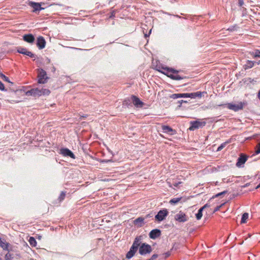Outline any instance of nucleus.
<instances>
[{"label": "nucleus", "instance_id": "nucleus-1", "mask_svg": "<svg viewBox=\"0 0 260 260\" xmlns=\"http://www.w3.org/2000/svg\"><path fill=\"white\" fill-rule=\"evenodd\" d=\"M162 69L164 71L160 72L173 80H179L183 79L182 77L177 74L178 71L177 70L167 67L162 68Z\"/></svg>", "mask_w": 260, "mask_h": 260}, {"label": "nucleus", "instance_id": "nucleus-2", "mask_svg": "<svg viewBox=\"0 0 260 260\" xmlns=\"http://www.w3.org/2000/svg\"><path fill=\"white\" fill-rule=\"evenodd\" d=\"M152 248L150 245L148 244H146L145 243H143L140 247L139 248V253L141 255L146 254L147 253H149L151 252Z\"/></svg>", "mask_w": 260, "mask_h": 260}, {"label": "nucleus", "instance_id": "nucleus-3", "mask_svg": "<svg viewBox=\"0 0 260 260\" xmlns=\"http://www.w3.org/2000/svg\"><path fill=\"white\" fill-rule=\"evenodd\" d=\"M38 83L40 84H44L46 82L47 77L46 76V72L43 69L39 70L38 73Z\"/></svg>", "mask_w": 260, "mask_h": 260}, {"label": "nucleus", "instance_id": "nucleus-4", "mask_svg": "<svg viewBox=\"0 0 260 260\" xmlns=\"http://www.w3.org/2000/svg\"><path fill=\"white\" fill-rule=\"evenodd\" d=\"M244 105V103L239 102L237 104H228L227 105V107L229 109L234 110L235 111H237L239 110H241L243 108V106Z\"/></svg>", "mask_w": 260, "mask_h": 260}, {"label": "nucleus", "instance_id": "nucleus-5", "mask_svg": "<svg viewBox=\"0 0 260 260\" xmlns=\"http://www.w3.org/2000/svg\"><path fill=\"white\" fill-rule=\"evenodd\" d=\"M168 214V211L167 209H163L160 210L157 215L155 216V219L158 221H161L165 219L166 217Z\"/></svg>", "mask_w": 260, "mask_h": 260}, {"label": "nucleus", "instance_id": "nucleus-6", "mask_svg": "<svg viewBox=\"0 0 260 260\" xmlns=\"http://www.w3.org/2000/svg\"><path fill=\"white\" fill-rule=\"evenodd\" d=\"M190 123L191 126L189 127V129L190 131H193L195 129L199 128V127H203L206 124L205 122L199 121H191Z\"/></svg>", "mask_w": 260, "mask_h": 260}, {"label": "nucleus", "instance_id": "nucleus-7", "mask_svg": "<svg viewBox=\"0 0 260 260\" xmlns=\"http://www.w3.org/2000/svg\"><path fill=\"white\" fill-rule=\"evenodd\" d=\"M175 220L179 222H184L188 219L186 214L183 212L180 211L178 213L175 215Z\"/></svg>", "mask_w": 260, "mask_h": 260}, {"label": "nucleus", "instance_id": "nucleus-8", "mask_svg": "<svg viewBox=\"0 0 260 260\" xmlns=\"http://www.w3.org/2000/svg\"><path fill=\"white\" fill-rule=\"evenodd\" d=\"M131 101H132L133 104L136 107H142L144 104L143 102H142L139 98H138L137 96L135 95H132L131 98Z\"/></svg>", "mask_w": 260, "mask_h": 260}, {"label": "nucleus", "instance_id": "nucleus-9", "mask_svg": "<svg viewBox=\"0 0 260 260\" xmlns=\"http://www.w3.org/2000/svg\"><path fill=\"white\" fill-rule=\"evenodd\" d=\"M50 93V91L48 89L42 88V89H39L38 88H35V96H41L42 95H48Z\"/></svg>", "mask_w": 260, "mask_h": 260}, {"label": "nucleus", "instance_id": "nucleus-10", "mask_svg": "<svg viewBox=\"0 0 260 260\" xmlns=\"http://www.w3.org/2000/svg\"><path fill=\"white\" fill-rule=\"evenodd\" d=\"M46 41L43 37H39L37 38V45L40 49L44 48L45 46Z\"/></svg>", "mask_w": 260, "mask_h": 260}, {"label": "nucleus", "instance_id": "nucleus-11", "mask_svg": "<svg viewBox=\"0 0 260 260\" xmlns=\"http://www.w3.org/2000/svg\"><path fill=\"white\" fill-rule=\"evenodd\" d=\"M61 153L64 156H69L72 158H75V156L73 152L67 148L61 149L60 150Z\"/></svg>", "mask_w": 260, "mask_h": 260}, {"label": "nucleus", "instance_id": "nucleus-12", "mask_svg": "<svg viewBox=\"0 0 260 260\" xmlns=\"http://www.w3.org/2000/svg\"><path fill=\"white\" fill-rule=\"evenodd\" d=\"M247 160V156L242 154L240 155V157L238 158L236 166L240 167L242 165L244 164Z\"/></svg>", "mask_w": 260, "mask_h": 260}, {"label": "nucleus", "instance_id": "nucleus-13", "mask_svg": "<svg viewBox=\"0 0 260 260\" xmlns=\"http://www.w3.org/2000/svg\"><path fill=\"white\" fill-rule=\"evenodd\" d=\"M160 234V231L158 229L152 230L149 233V237L151 239H155L158 237Z\"/></svg>", "mask_w": 260, "mask_h": 260}, {"label": "nucleus", "instance_id": "nucleus-14", "mask_svg": "<svg viewBox=\"0 0 260 260\" xmlns=\"http://www.w3.org/2000/svg\"><path fill=\"white\" fill-rule=\"evenodd\" d=\"M23 38L25 42L29 43H32L35 41V37L31 34L25 35Z\"/></svg>", "mask_w": 260, "mask_h": 260}, {"label": "nucleus", "instance_id": "nucleus-15", "mask_svg": "<svg viewBox=\"0 0 260 260\" xmlns=\"http://www.w3.org/2000/svg\"><path fill=\"white\" fill-rule=\"evenodd\" d=\"M192 95L193 94H187V93H177V94H172L170 96V98H172V99H177V98H184V97L192 98Z\"/></svg>", "mask_w": 260, "mask_h": 260}, {"label": "nucleus", "instance_id": "nucleus-16", "mask_svg": "<svg viewBox=\"0 0 260 260\" xmlns=\"http://www.w3.org/2000/svg\"><path fill=\"white\" fill-rule=\"evenodd\" d=\"M29 5L34 8V12L41 10L44 9L41 7V4L40 3L30 2Z\"/></svg>", "mask_w": 260, "mask_h": 260}, {"label": "nucleus", "instance_id": "nucleus-17", "mask_svg": "<svg viewBox=\"0 0 260 260\" xmlns=\"http://www.w3.org/2000/svg\"><path fill=\"white\" fill-rule=\"evenodd\" d=\"M137 249H138L132 246L129 251L127 253L126 255V257L127 258H131V257H132L136 253V251H137Z\"/></svg>", "mask_w": 260, "mask_h": 260}, {"label": "nucleus", "instance_id": "nucleus-18", "mask_svg": "<svg viewBox=\"0 0 260 260\" xmlns=\"http://www.w3.org/2000/svg\"><path fill=\"white\" fill-rule=\"evenodd\" d=\"M134 224L138 227H141L144 224V218L142 217H139L134 220Z\"/></svg>", "mask_w": 260, "mask_h": 260}, {"label": "nucleus", "instance_id": "nucleus-19", "mask_svg": "<svg viewBox=\"0 0 260 260\" xmlns=\"http://www.w3.org/2000/svg\"><path fill=\"white\" fill-rule=\"evenodd\" d=\"M142 236L137 237L135 238V241L133 244L132 246L138 249L141 243V240L142 239Z\"/></svg>", "mask_w": 260, "mask_h": 260}, {"label": "nucleus", "instance_id": "nucleus-20", "mask_svg": "<svg viewBox=\"0 0 260 260\" xmlns=\"http://www.w3.org/2000/svg\"><path fill=\"white\" fill-rule=\"evenodd\" d=\"M162 129L165 133H171V135H173L174 134H175V131L171 127H170L169 126L167 125H162Z\"/></svg>", "mask_w": 260, "mask_h": 260}, {"label": "nucleus", "instance_id": "nucleus-21", "mask_svg": "<svg viewBox=\"0 0 260 260\" xmlns=\"http://www.w3.org/2000/svg\"><path fill=\"white\" fill-rule=\"evenodd\" d=\"M250 54L254 57H260V51L256 50L254 52H251Z\"/></svg>", "mask_w": 260, "mask_h": 260}, {"label": "nucleus", "instance_id": "nucleus-22", "mask_svg": "<svg viewBox=\"0 0 260 260\" xmlns=\"http://www.w3.org/2000/svg\"><path fill=\"white\" fill-rule=\"evenodd\" d=\"M248 214L247 213H244L242 215V219H241V223H244L246 222V220L248 218Z\"/></svg>", "mask_w": 260, "mask_h": 260}, {"label": "nucleus", "instance_id": "nucleus-23", "mask_svg": "<svg viewBox=\"0 0 260 260\" xmlns=\"http://www.w3.org/2000/svg\"><path fill=\"white\" fill-rule=\"evenodd\" d=\"M0 246L4 249H8L9 244L8 243H6V242L2 241L1 238H0Z\"/></svg>", "mask_w": 260, "mask_h": 260}, {"label": "nucleus", "instance_id": "nucleus-24", "mask_svg": "<svg viewBox=\"0 0 260 260\" xmlns=\"http://www.w3.org/2000/svg\"><path fill=\"white\" fill-rule=\"evenodd\" d=\"M202 212L203 208H200L199 210L198 213L196 214V218L198 220H200L201 219L203 215Z\"/></svg>", "mask_w": 260, "mask_h": 260}, {"label": "nucleus", "instance_id": "nucleus-25", "mask_svg": "<svg viewBox=\"0 0 260 260\" xmlns=\"http://www.w3.org/2000/svg\"><path fill=\"white\" fill-rule=\"evenodd\" d=\"M26 95H33L35 96V88L32 89L25 92Z\"/></svg>", "mask_w": 260, "mask_h": 260}, {"label": "nucleus", "instance_id": "nucleus-26", "mask_svg": "<svg viewBox=\"0 0 260 260\" xmlns=\"http://www.w3.org/2000/svg\"><path fill=\"white\" fill-rule=\"evenodd\" d=\"M181 198L172 199L170 201L169 203L171 204H177L181 200Z\"/></svg>", "mask_w": 260, "mask_h": 260}, {"label": "nucleus", "instance_id": "nucleus-27", "mask_svg": "<svg viewBox=\"0 0 260 260\" xmlns=\"http://www.w3.org/2000/svg\"><path fill=\"white\" fill-rule=\"evenodd\" d=\"M29 243L30 245L32 246H35L37 244L36 241L34 237H30L29 238Z\"/></svg>", "mask_w": 260, "mask_h": 260}, {"label": "nucleus", "instance_id": "nucleus-28", "mask_svg": "<svg viewBox=\"0 0 260 260\" xmlns=\"http://www.w3.org/2000/svg\"><path fill=\"white\" fill-rule=\"evenodd\" d=\"M27 51H28V50H27L25 48H20L18 49V52L19 53L23 54H25V55H26V53H27Z\"/></svg>", "mask_w": 260, "mask_h": 260}, {"label": "nucleus", "instance_id": "nucleus-29", "mask_svg": "<svg viewBox=\"0 0 260 260\" xmlns=\"http://www.w3.org/2000/svg\"><path fill=\"white\" fill-rule=\"evenodd\" d=\"M254 64V62L253 61L248 60L246 66L247 68H251L253 67Z\"/></svg>", "mask_w": 260, "mask_h": 260}, {"label": "nucleus", "instance_id": "nucleus-30", "mask_svg": "<svg viewBox=\"0 0 260 260\" xmlns=\"http://www.w3.org/2000/svg\"><path fill=\"white\" fill-rule=\"evenodd\" d=\"M0 77L5 81L10 83L9 78L3 74H0Z\"/></svg>", "mask_w": 260, "mask_h": 260}, {"label": "nucleus", "instance_id": "nucleus-31", "mask_svg": "<svg viewBox=\"0 0 260 260\" xmlns=\"http://www.w3.org/2000/svg\"><path fill=\"white\" fill-rule=\"evenodd\" d=\"M187 94H193L192 95V98H194L195 96H201L202 93L201 92H197L196 93H187Z\"/></svg>", "mask_w": 260, "mask_h": 260}, {"label": "nucleus", "instance_id": "nucleus-32", "mask_svg": "<svg viewBox=\"0 0 260 260\" xmlns=\"http://www.w3.org/2000/svg\"><path fill=\"white\" fill-rule=\"evenodd\" d=\"M255 153L256 154L260 153V142L256 145L255 147Z\"/></svg>", "mask_w": 260, "mask_h": 260}, {"label": "nucleus", "instance_id": "nucleus-33", "mask_svg": "<svg viewBox=\"0 0 260 260\" xmlns=\"http://www.w3.org/2000/svg\"><path fill=\"white\" fill-rule=\"evenodd\" d=\"M226 143H227L226 142H225V143L221 144L220 146H219L218 147V148H217V151H219L221 150L225 146V145L226 144Z\"/></svg>", "mask_w": 260, "mask_h": 260}, {"label": "nucleus", "instance_id": "nucleus-34", "mask_svg": "<svg viewBox=\"0 0 260 260\" xmlns=\"http://www.w3.org/2000/svg\"><path fill=\"white\" fill-rule=\"evenodd\" d=\"M26 55L30 56V57H34L35 56V55L32 53L31 52L28 51L27 52V53H26Z\"/></svg>", "mask_w": 260, "mask_h": 260}, {"label": "nucleus", "instance_id": "nucleus-35", "mask_svg": "<svg viewBox=\"0 0 260 260\" xmlns=\"http://www.w3.org/2000/svg\"><path fill=\"white\" fill-rule=\"evenodd\" d=\"M226 193V191H222L221 192H220L219 193L216 194L213 198H214V197H219V196H220L221 195L224 194Z\"/></svg>", "mask_w": 260, "mask_h": 260}, {"label": "nucleus", "instance_id": "nucleus-36", "mask_svg": "<svg viewBox=\"0 0 260 260\" xmlns=\"http://www.w3.org/2000/svg\"><path fill=\"white\" fill-rule=\"evenodd\" d=\"M6 260H11V254L9 253L6 254L5 255Z\"/></svg>", "mask_w": 260, "mask_h": 260}, {"label": "nucleus", "instance_id": "nucleus-37", "mask_svg": "<svg viewBox=\"0 0 260 260\" xmlns=\"http://www.w3.org/2000/svg\"><path fill=\"white\" fill-rule=\"evenodd\" d=\"M157 257H158V255L156 254H154L152 255V256L151 257V258L150 259V260H154V259H156V258H157Z\"/></svg>", "mask_w": 260, "mask_h": 260}, {"label": "nucleus", "instance_id": "nucleus-38", "mask_svg": "<svg viewBox=\"0 0 260 260\" xmlns=\"http://www.w3.org/2000/svg\"><path fill=\"white\" fill-rule=\"evenodd\" d=\"M224 204V203H223V204H222L220 205V206H217V207L215 208V210H214V212H216V211H218V210L220 209V208H221V207H222Z\"/></svg>", "mask_w": 260, "mask_h": 260}, {"label": "nucleus", "instance_id": "nucleus-39", "mask_svg": "<svg viewBox=\"0 0 260 260\" xmlns=\"http://www.w3.org/2000/svg\"><path fill=\"white\" fill-rule=\"evenodd\" d=\"M164 255H165V258H166L171 255V252L170 251H168L166 253H165Z\"/></svg>", "mask_w": 260, "mask_h": 260}, {"label": "nucleus", "instance_id": "nucleus-40", "mask_svg": "<svg viewBox=\"0 0 260 260\" xmlns=\"http://www.w3.org/2000/svg\"><path fill=\"white\" fill-rule=\"evenodd\" d=\"M0 90H5V86L4 84L0 81Z\"/></svg>", "mask_w": 260, "mask_h": 260}, {"label": "nucleus", "instance_id": "nucleus-41", "mask_svg": "<svg viewBox=\"0 0 260 260\" xmlns=\"http://www.w3.org/2000/svg\"><path fill=\"white\" fill-rule=\"evenodd\" d=\"M64 196H65V193H63V192H62L61 193V194H60V197H59V199H60V201L63 200Z\"/></svg>", "mask_w": 260, "mask_h": 260}, {"label": "nucleus", "instance_id": "nucleus-42", "mask_svg": "<svg viewBox=\"0 0 260 260\" xmlns=\"http://www.w3.org/2000/svg\"><path fill=\"white\" fill-rule=\"evenodd\" d=\"M239 5L240 6H242L244 4L243 0H239Z\"/></svg>", "mask_w": 260, "mask_h": 260}, {"label": "nucleus", "instance_id": "nucleus-43", "mask_svg": "<svg viewBox=\"0 0 260 260\" xmlns=\"http://www.w3.org/2000/svg\"><path fill=\"white\" fill-rule=\"evenodd\" d=\"M181 183H182L181 182H179L178 183H174V186L175 187H178L179 184H181Z\"/></svg>", "mask_w": 260, "mask_h": 260}, {"label": "nucleus", "instance_id": "nucleus-44", "mask_svg": "<svg viewBox=\"0 0 260 260\" xmlns=\"http://www.w3.org/2000/svg\"><path fill=\"white\" fill-rule=\"evenodd\" d=\"M128 104V101H127V100H125L123 101V105H127Z\"/></svg>", "mask_w": 260, "mask_h": 260}, {"label": "nucleus", "instance_id": "nucleus-45", "mask_svg": "<svg viewBox=\"0 0 260 260\" xmlns=\"http://www.w3.org/2000/svg\"><path fill=\"white\" fill-rule=\"evenodd\" d=\"M208 207H209V206L208 204H206L203 207H202L201 208H203V210L205 208Z\"/></svg>", "mask_w": 260, "mask_h": 260}, {"label": "nucleus", "instance_id": "nucleus-46", "mask_svg": "<svg viewBox=\"0 0 260 260\" xmlns=\"http://www.w3.org/2000/svg\"><path fill=\"white\" fill-rule=\"evenodd\" d=\"M183 102H186V101H183V100H181V101H179V103H180V104H182V103H183ZM180 106H181V105H180L179 106V107H180Z\"/></svg>", "mask_w": 260, "mask_h": 260}, {"label": "nucleus", "instance_id": "nucleus-47", "mask_svg": "<svg viewBox=\"0 0 260 260\" xmlns=\"http://www.w3.org/2000/svg\"><path fill=\"white\" fill-rule=\"evenodd\" d=\"M258 98H259V99L260 100V91L258 92Z\"/></svg>", "mask_w": 260, "mask_h": 260}, {"label": "nucleus", "instance_id": "nucleus-48", "mask_svg": "<svg viewBox=\"0 0 260 260\" xmlns=\"http://www.w3.org/2000/svg\"><path fill=\"white\" fill-rule=\"evenodd\" d=\"M260 187V183L257 186V187H256V189Z\"/></svg>", "mask_w": 260, "mask_h": 260}, {"label": "nucleus", "instance_id": "nucleus-49", "mask_svg": "<svg viewBox=\"0 0 260 260\" xmlns=\"http://www.w3.org/2000/svg\"><path fill=\"white\" fill-rule=\"evenodd\" d=\"M86 117H87V115L81 116V117H83V118H86Z\"/></svg>", "mask_w": 260, "mask_h": 260}, {"label": "nucleus", "instance_id": "nucleus-50", "mask_svg": "<svg viewBox=\"0 0 260 260\" xmlns=\"http://www.w3.org/2000/svg\"><path fill=\"white\" fill-rule=\"evenodd\" d=\"M257 64H260V60H259V61L257 62Z\"/></svg>", "mask_w": 260, "mask_h": 260}, {"label": "nucleus", "instance_id": "nucleus-51", "mask_svg": "<svg viewBox=\"0 0 260 260\" xmlns=\"http://www.w3.org/2000/svg\"><path fill=\"white\" fill-rule=\"evenodd\" d=\"M145 37H147V34H145Z\"/></svg>", "mask_w": 260, "mask_h": 260}, {"label": "nucleus", "instance_id": "nucleus-52", "mask_svg": "<svg viewBox=\"0 0 260 260\" xmlns=\"http://www.w3.org/2000/svg\"><path fill=\"white\" fill-rule=\"evenodd\" d=\"M151 29H150V31H149V33H150V32H151Z\"/></svg>", "mask_w": 260, "mask_h": 260}]
</instances>
